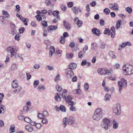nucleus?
<instances>
[{
    "instance_id": "f257e3e1",
    "label": "nucleus",
    "mask_w": 133,
    "mask_h": 133,
    "mask_svg": "<svg viewBox=\"0 0 133 133\" xmlns=\"http://www.w3.org/2000/svg\"><path fill=\"white\" fill-rule=\"evenodd\" d=\"M123 72L125 75L128 76L133 74V65L129 64L124 65L122 67Z\"/></svg>"
},
{
    "instance_id": "f03ea898",
    "label": "nucleus",
    "mask_w": 133,
    "mask_h": 133,
    "mask_svg": "<svg viewBox=\"0 0 133 133\" xmlns=\"http://www.w3.org/2000/svg\"><path fill=\"white\" fill-rule=\"evenodd\" d=\"M103 110L100 108L96 109L92 116L93 119L96 121H98L102 117Z\"/></svg>"
},
{
    "instance_id": "7ed1b4c3",
    "label": "nucleus",
    "mask_w": 133,
    "mask_h": 133,
    "mask_svg": "<svg viewBox=\"0 0 133 133\" xmlns=\"http://www.w3.org/2000/svg\"><path fill=\"white\" fill-rule=\"evenodd\" d=\"M67 123L69 125H71L74 124L75 122V118L73 117H69L68 118L65 117L63 118V127L65 128L67 125Z\"/></svg>"
},
{
    "instance_id": "20e7f679",
    "label": "nucleus",
    "mask_w": 133,
    "mask_h": 133,
    "mask_svg": "<svg viewBox=\"0 0 133 133\" xmlns=\"http://www.w3.org/2000/svg\"><path fill=\"white\" fill-rule=\"evenodd\" d=\"M112 109L113 112L116 115H119L121 113V106L118 103L114 104L112 107Z\"/></svg>"
},
{
    "instance_id": "39448f33",
    "label": "nucleus",
    "mask_w": 133,
    "mask_h": 133,
    "mask_svg": "<svg viewBox=\"0 0 133 133\" xmlns=\"http://www.w3.org/2000/svg\"><path fill=\"white\" fill-rule=\"evenodd\" d=\"M97 72L100 75H109L111 72L110 71L108 70L103 68H99L97 70Z\"/></svg>"
},
{
    "instance_id": "423d86ee",
    "label": "nucleus",
    "mask_w": 133,
    "mask_h": 133,
    "mask_svg": "<svg viewBox=\"0 0 133 133\" xmlns=\"http://www.w3.org/2000/svg\"><path fill=\"white\" fill-rule=\"evenodd\" d=\"M103 124H101L102 127L105 130H107L108 129V125L111 122V120L108 118L103 119L102 121Z\"/></svg>"
},
{
    "instance_id": "0eeeda50",
    "label": "nucleus",
    "mask_w": 133,
    "mask_h": 133,
    "mask_svg": "<svg viewBox=\"0 0 133 133\" xmlns=\"http://www.w3.org/2000/svg\"><path fill=\"white\" fill-rule=\"evenodd\" d=\"M65 74L66 76L68 78H71L74 76L73 71L69 68H67L65 69Z\"/></svg>"
},
{
    "instance_id": "6e6552de",
    "label": "nucleus",
    "mask_w": 133,
    "mask_h": 133,
    "mask_svg": "<svg viewBox=\"0 0 133 133\" xmlns=\"http://www.w3.org/2000/svg\"><path fill=\"white\" fill-rule=\"evenodd\" d=\"M63 93H62L61 94L62 97V98L65 100L67 99L71 98V96L70 95L67 96V94L68 93V92L67 90L65 89H64L62 91Z\"/></svg>"
},
{
    "instance_id": "1a4fd4ad",
    "label": "nucleus",
    "mask_w": 133,
    "mask_h": 133,
    "mask_svg": "<svg viewBox=\"0 0 133 133\" xmlns=\"http://www.w3.org/2000/svg\"><path fill=\"white\" fill-rule=\"evenodd\" d=\"M7 50L8 52L11 53V56L12 55H14V54L15 53V52L17 51L16 49L11 46L9 47L7 49Z\"/></svg>"
},
{
    "instance_id": "9d476101",
    "label": "nucleus",
    "mask_w": 133,
    "mask_h": 133,
    "mask_svg": "<svg viewBox=\"0 0 133 133\" xmlns=\"http://www.w3.org/2000/svg\"><path fill=\"white\" fill-rule=\"evenodd\" d=\"M92 31L93 34L97 36H99L100 35L101 32L99 30L96 28H93Z\"/></svg>"
},
{
    "instance_id": "9b49d317",
    "label": "nucleus",
    "mask_w": 133,
    "mask_h": 133,
    "mask_svg": "<svg viewBox=\"0 0 133 133\" xmlns=\"http://www.w3.org/2000/svg\"><path fill=\"white\" fill-rule=\"evenodd\" d=\"M63 24L65 28L67 30H69L71 28L70 24L69 23L66 22L65 20L63 21Z\"/></svg>"
},
{
    "instance_id": "f8f14e48",
    "label": "nucleus",
    "mask_w": 133,
    "mask_h": 133,
    "mask_svg": "<svg viewBox=\"0 0 133 133\" xmlns=\"http://www.w3.org/2000/svg\"><path fill=\"white\" fill-rule=\"evenodd\" d=\"M117 83L119 91L120 93H121L122 90L124 85L122 83V82L121 81H119Z\"/></svg>"
},
{
    "instance_id": "ddd939ff",
    "label": "nucleus",
    "mask_w": 133,
    "mask_h": 133,
    "mask_svg": "<svg viewBox=\"0 0 133 133\" xmlns=\"http://www.w3.org/2000/svg\"><path fill=\"white\" fill-rule=\"evenodd\" d=\"M25 129L27 131L29 132H31L33 130L32 127L30 125H26Z\"/></svg>"
},
{
    "instance_id": "4468645a",
    "label": "nucleus",
    "mask_w": 133,
    "mask_h": 133,
    "mask_svg": "<svg viewBox=\"0 0 133 133\" xmlns=\"http://www.w3.org/2000/svg\"><path fill=\"white\" fill-rule=\"evenodd\" d=\"M111 7H110V8L112 9L118 10V4L116 3L111 4Z\"/></svg>"
},
{
    "instance_id": "2eb2a0df",
    "label": "nucleus",
    "mask_w": 133,
    "mask_h": 133,
    "mask_svg": "<svg viewBox=\"0 0 133 133\" xmlns=\"http://www.w3.org/2000/svg\"><path fill=\"white\" fill-rule=\"evenodd\" d=\"M113 128L114 129H117L118 127L119 124L114 119H113L112 122Z\"/></svg>"
},
{
    "instance_id": "dca6fc26",
    "label": "nucleus",
    "mask_w": 133,
    "mask_h": 133,
    "mask_svg": "<svg viewBox=\"0 0 133 133\" xmlns=\"http://www.w3.org/2000/svg\"><path fill=\"white\" fill-rule=\"evenodd\" d=\"M77 66L76 64L74 63H72L69 64V68H69L70 70H72L75 69Z\"/></svg>"
},
{
    "instance_id": "f3484780",
    "label": "nucleus",
    "mask_w": 133,
    "mask_h": 133,
    "mask_svg": "<svg viewBox=\"0 0 133 133\" xmlns=\"http://www.w3.org/2000/svg\"><path fill=\"white\" fill-rule=\"evenodd\" d=\"M15 88L13 91V92L14 94H16L19 92L22 89V88L20 86H17Z\"/></svg>"
},
{
    "instance_id": "a211bd4d",
    "label": "nucleus",
    "mask_w": 133,
    "mask_h": 133,
    "mask_svg": "<svg viewBox=\"0 0 133 133\" xmlns=\"http://www.w3.org/2000/svg\"><path fill=\"white\" fill-rule=\"evenodd\" d=\"M57 28V26L55 25H51L48 27V31H53L56 30Z\"/></svg>"
},
{
    "instance_id": "6ab92c4d",
    "label": "nucleus",
    "mask_w": 133,
    "mask_h": 133,
    "mask_svg": "<svg viewBox=\"0 0 133 133\" xmlns=\"http://www.w3.org/2000/svg\"><path fill=\"white\" fill-rule=\"evenodd\" d=\"M86 51L84 50L80 51L78 53V57L79 58H81L83 57V56L84 55Z\"/></svg>"
},
{
    "instance_id": "aec40b11",
    "label": "nucleus",
    "mask_w": 133,
    "mask_h": 133,
    "mask_svg": "<svg viewBox=\"0 0 133 133\" xmlns=\"http://www.w3.org/2000/svg\"><path fill=\"white\" fill-rule=\"evenodd\" d=\"M49 56L51 57L52 55L53 52H55V49L54 47L53 46H51L49 48Z\"/></svg>"
},
{
    "instance_id": "412c9836",
    "label": "nucleus",
    "mask_w": 133,
    "mask_h": 133,
    "mask_svg": "<svg viewBox=\"0 0 133 133\" xmlns=\"http://www.w3.org/2000/svg\"><path fill=\"white\" fill-rule=\"evenodd\" d=\"M72 99V97L71 96V98L67 99H66V102L68 103L69 105L71 106L73 105L74 102L71 99Z\"/></svg>"
},
{
    "instance_id": "4be33fe9",
    "label": "nucleus",
    "mask_w": 133,
    "mask_h": 133,
    "mask_svg": "<svg viewBox=\"0 0 133 133\" xmlns=\"http://www.w3.org/2000/svg\"><path fill=\"white\" fill-rule=\"evenodd\" d=\"M59 13V12L58 10L52 12V15L54 17L58 19L60 18V17L58 16Z\"/></svg>"
},
{
    "instance_id": "5701e85b",
    "label": "nucleus",
    "mask_w": 133,
    "mask_h": 133,
    "mask_svg": "<svg viewBox=\"0 0 133 133\" xmlns=\"http://www.w3.org/2000/svg\"><path fill=\"white\" fill-rule=\"evenodd\" d=\"M5 111V108L4 106L0 104V114L4 113Z\"/></svg>"
},
{
    "instance_id": "b1692460",
    "label": "nucleus",
    "mask_w": 133,
    "mask_h": 133,
    "mask_svg": "<svg viewBox=\"0 0 133 133\" xmlns=\"http://www.w3.org/2000/svg\"><path fill=\"white\" fill-rule=\"evenodd\" d=\"M23 22H24V24L25 25H28L27 22H28V19L27 18H25L22 17V18H21L20 19Z\"/></svg>"
},
{
    "instance_id": "393cba45",
    "label": "nucleus",
    "mask_w": 133,
    "mask_h": 133,
    "mask_svg": "<svg viewBox=\"0 0 133 133\" xmlns=\"http://www.w3.org/2000/svg\"><path fill=\"white\" fill-rule=\"evenodd\" d=\"M18 84L17 81L16 80H14L12 81V86L13 88H15V87L18 86Z\"/></svg>"
},
{
    "instance_id": "a878e982",
    "label": "nucleus",
    "mask_w": 133,
    "mask_h": 133,
    "mask_svg": "<svg viewBox=\"0 0 133 133\" xmlns=\"http://www.w3.org/2000/svg\"><path fill=\"white\" fill-rule=\"evenodd\" d=\"M45 3L46 5L48 6H51L52 7H53L55 5L54 4H52L50 0H46Z\"/></svg>"
},
{
    "instance_id": "bb28decb",
    "label": "nucleus",
    "mask_w": 133,
    "mask_h": 133,
    "mask_svg": "<svg viewBox=\"0 0 133 133\" xmlns=\"http://www.w3.org/2000/svg\"><path fill=\"white\" fill-rule=\"evenodd\" d=\"M122 21L121 20H118L116 22V28L117 29H119L120 26Z\"/></svg>"
},
{
    "instance_id": "cd10ccee",
    "label": "nucleus",
    "mask_w": 133,
    "mask_h": 133,
    "mask_svg": "<svg viewBox=\"0 0 133 133\" xmlns=\"http://www.w3.org/2000/svg\"><path fill=\"white\" fill-rule=\"evenodd\" d=\"M15 126L14 125H12L10 127L9 131L10 133L14 132H15Z\"/></svg>"
},
{
    "instance_id": "c85d7f7f",
    "label": "nucleus",
    "mask_w": 133,
    "mask_h": 133,
    "mask_svg": "<svg viewBox=\"0 0 133 133\" xmlns=\"http://www.w3.org/2000/svg\"><path fill=\"white\" fill-rule=\"evenodd\" d=\"M62 97L61 94H59L58 93H56V94L55 96V97L54 98L56 100H57L58 98L60 99Z\"/></svg>"
},
{
    "instance_id": "c756f323",
    "label": "nucleus",
    "mask_w": 133,
    "mask_h": 133,
    "mask_svg": "<svg viewBox=\"0 0 133 133\" xmlns=\"http://www.w3.org/2000/svg\"><path fill=\"white\" fill-rule=\"evenodd\" d=\"M56 90L59 93L62 90V88L58 84L56 85Z\"/></svg>"
},
{
    "instance_id": "7c9ffc66",
    "label": "nucleus",
    "mask_w": 133,
    "mask_h": 133,
    "mask_svg": "<svg viewBox=\"0 0 133 133\" xmlns=\"http://www.w3.org/2000/svg\"><path fill=\"white\" fill-rule=\"evenodd\" d=\"M111 96L108 94H107L105 96L104 100L106 101H109L110 99Z\"/></svg>"
},
{
    "instance_id": "2f4dec72",
    "label": "nucleus",
    "mask_w": 133,
    "mask_h": 133,
    "mask_svg": "<svg viewBox=\"0 0 133 133\" xmlns=\"http://www.w3.org/2000/svg\"><path fill=\"white\" fill-rule=\"evenodd\" d=\"M98 47L97 45L95 42H93L91 44V48L94 49H96Z\"/></svg>"
},
{
    "instance_id": "473e14b6",
    "label": "nucleus",
    "mask_w": 133,
    "mask_h": 133,
    "mask_svg": "<svg viewBox=\"0 0 133 133\" xmlns=\"http://www.w3.org/2000/svg\"><path fill=\"white\" fill-rule=\"evenodd\" d=\"M2 14L3 15H4L5 18L9 17L10 15L8 14V12L5 10H3L2 11Z\"/></svg>"
},
{
    "instance_id": "72a5a7b5",
    "label": "nucleus",
    "mask_w": 133,
    "mask_h": 133,
    "mask_svg": "<svg viewBox=\"0 0 133 133\" xmlns=\"http://www.w3.org/2000/svg\"><path fill=\"white\" fill-rule=\"evenodd\" d=\"M104 33L105 34H108V35H110V29L108 28H105Z\"/></svg>"
},
{
    "instance_id": "f704fd0d",
    "label": "nucleus",
    "mask_w": 133,
    "mask_h": 133,
    "mask_svg": "<svg viewBox=\"0 0 133 133\" xmlns=\"http://www.w3.org/2000/svg\"><path fill=\"white\" fill-rule=\"evenodd\" d=\"M60 110L63 112H65L66 111V108L63 105H61L59 107Z\"/></svg>"
},
{
    "instance_id": "c9c22d12",
    "label": "nucleus",
    "mask_w": 133,
    "mask_h": 133,
    "mask_svg": "<svg viewBox=\"0 0 133 133\" xmlns=\"http://www.w3.org/2000/svg\"><path fill=\"white\" fill-rule=\"evenodd\" d=\"M73 91L75 94H79L81 93V90L79 89L74 90Z\"/></svg>"
},
{
    "instance_id": "e433bc0d",
    "label": "nucleus",
    "mask_w": 133,
    "mask_h": 133,
    "mask_svg": "<svg viewBox=\"0 0 133 133\" xmlns=\"http://www.w3.org/2000/svg\"><path fill=\"white\" fill-rule=\"evenodd\" d=\"M125 10L129 14H131L132 12V10L131 8L129 7L126 8H125Z\"/></svg>"
},
{
    "instance_id": "4c0bfd02",
    "label": "nucleus",
    "mask_w": 133,
    "mask_h": 133,
    "mask_svg": "<svg viewBox=\"0 0 133 133\" xmlns=\"http://www.w3.org/2000/svg\"><path fill=\"white\" fill-rule=\"evenodd\" d=\"M120 81L122 82V83L123 84V85H124L126 86H127V82L125 79L124 78H122L121 81Z\"/></svg>"
},
{
    "instance_id": "58836bf2",
    "label": "nucleus",
    "mask_w": 133,
    "mask_h": 133,
    "mask_svg": "<svg viewBox=\"0 0 133 133\" xmlns=\"http://www.w3.org/2000/svg\"><path fill=\"white\" fill-rule=\"evenodd\" d=\"M103 11L105 14L108 15L109 13L110 10L108 8H106Z\"/></svg>"
},
{
    "instance_id": "ea45409f",
    "label": "nucleus",
    "mask_w": 133,
    "mask_h": 133,
    "mask_svg": "<svg viewBox=\"0 0 133 133\" xmlns=\"http://www.w3.org/2000/svg\"><path fill=\"white\" fill-rule=\"evenodd\" d=\"M39 83V80H35L34 83V88H35L38 86Z\"/></svg>"
},
{
    "instance_id": "a19ab883",
    "label": "nucleus",
    "mask_w": 133,
    "mask_h": 133,
    "mask_svg": "<svg viewBox=\"0 0 133 133\" xmlns=\"http://www.w3.org/2000/svg\"><path fill=\"white\" fill-rule=\"evenodd\" d=\"M24 120L25 121L28 123H30L31 122V120L28 117H26L24 118Z\"/></svg>"
},
{
    "instance_id": "79ce46f5",
    "label": "nucleus",
    "mask_w": 133,
    "mask_h": 133,
    "mask_svg": "<svg viewBox=\"0 0 133 133\" xmlns=\"http://www.w3.org/2000/svg\"><path fill=\"white\" fill-rule=\"evenodd\" d=\"M72 10L74 11V13L75 14H77L78 13V10L76 7H74L72 9Z\"/></svg>"
},
{
    "instance_id": "37998d69",
    "label": "nucleus",
    "mask_w": 133,
    "mask_h": 133,
    "mask_svg": "<svg viewBox=\"0 0 133 133\" xmlns=\"http://www.w3.org/2000/svg\"><path fill=\"white\" fill-rule=\"evenodd\" d=\"M17 69V66L15 63H13L11 65V70H15Z\"/></svg>"
},
{
    "instance_id": "c03bdc74",
    "label": "nucleus",
    "mask_w": 133,
    "mask_h": 133,
    "mask_svg": "<svg viewBox=\"0 0 133 133\" xmlns=\"http://www.w3.org/2000/svg\"><path fill=\"white\" fill-rule=\"evenodd\" d=\"M65 41V38L63 37V36H61L60 38V42L62 44H64Z\"/></svg>"
},
{
    "instance_id": "a18cd8bd",
    "label": "nucleus",
    "mask_w": 133,
    "mask_h": 133,
    "mask_svg": "<svg viewBox=\"0 0 133 133\" xmlns=\"http://www.w3.org/2000/svg\"><path fill=\"white\" fill-rule=\"evenodd\" d=\"M44 43L47 45H51L50 41L49 40H46L44 41Z\"/></svg>"
},
{
    "instance_id": "49530a36",
    "label": "nucleus",
    "mask_w": 133,
    "mask_h": 133,
    "mask_svg": "<svg viewBox=\"0 0 133 133\" xmlns=\"http://www.w3.org/2000/svg\"><path fill=\"white\" fill-rule=\"evenodd\" d=\"M41 23L43 26L44 27H46L47 26V23L45 21H43L41 22Z\"/></svg>"
},
{
    "instance_id": "de8ad7c7",
    "label": "nucleus",
    "mask_w": 133,
    "mask_h": 133,
    "mask_svg": "<svg viewBox=\"0 0 133 133\" xmlns=\"http://www.w3.org/2000/svg\"><path fill=\"white\" fill-rule=\"evenodd\" d=\"M78 26L80 27H81L82 25L83 24V22L81 21H78L77 22Z\"/></svg>"
},
{
    "instance_id": "09e8293b",
    "label": "nucleus",
    "mask_w": 133,
    "mask_h": 133,
    "mask_svg": "<svg viewBox=\"0 0 133 133\" xmlns=\"http://www.w3.org/2000/svg\"><path fill=\"white\" fill-rule=\"evenodd\" d=\"M43 114L42 113H39L37 115V117L39 119H42L44 117Z\"/></svg>"
},
{
    "instance_id": "8fccbe9b",
    "label": "nucleus",
    "mask_w": 133,
    "mask_h": 133,
    "mask_svg": "<svg viewBox=\"0 0 133 133\" xmlns=\"http://www.w3.org/2000/svg\"><path fill=\"white\" fill-rule=\"evenodd\" d=\"M66 57L68 58H72L73 57V55L72 53L67 54L66 55Z\"/></svg>"
},
{
    "instance_id": "3c124183",
    "label": "nucleus",
    "mask_w": 133,
    "mask_h": 133,
    "mask_svg": "<svg viewBox=\"0 0 133 133\" xmlns=\"http://www.w3.org/2000/svg\"><path fill=\"white\" fill-rule=\"evenodd\" d=\"M35 126L38 129H39L41 127V125L40 123H36Z\"/></svg>"
},
{
    "instance_id": "603ef678",
    "label": "nucleus",
    "mask_w": 133,
    "mask_h": 133,
    "mask_svg": "<svg viewBox=\"0 0 133 133\" xmlns=\"http://www.w3.org/2000/svg\"><path fill=\"white\" fill-rule=\"evenodd\" d=\"M42 119V122L43 124H46L48 123V121L46 119L43 118Z\"/></svg>"
},
{
    "instance_id": "864d4df0",
    "label": "nucleus",
    "mask_w": 133,
    "mask_h": 133,
    "mask_svg": "<svg viewBox=\"0 0 133 133\" xmlns=\"http://www.w3.org/2000/svg\"><path fill=\"white\" fill-rule=\"evenodd\" d=\"M4 97V95L3 94L0 93V104L2 103V99Z\"/></svg>"
},
{
    "instance_id": "5fc2aeb1",
    "label": "nucleus",
    "mask_w": 133,
    "mask_h": 133,
    "mask_svg": "<svg viewBox=\"0 0 133 133\" xmlns=\"http://www.w3.org/2000/svg\"><path fill=\"white\" fill-rule=\"evenodd\" d=\"M84 89L86 90H87L88 89L89 85L88 83H85L84 85Z\"/></svg>"
},
{
    "instance_id": "6e6d98bb",
    "label": "nucleus",
    "mask_w": 133,
    "mask_h": 133,
    "mask_svg": "<svg viewBox=\"0 0 133 133\" xmlns=\"http://www.w3.org/2000/svg\"><path fill=\"white\" fill-rule=\"evenodd\" d=\"M29 109V107L27 106H25L23 108V110L25 112L28 111Z\"/></svg>"
},
{
    "instance_id": "4d7b16f0",
    "label": "nucleus",
    "mask_w": 133,
    "mask_h": 133,
    "mask_svg": "<svg viewBox=\"0 0 133 133\" xmlns=\"http://www.w3.org/2000/svg\"><path fill=\"white\" fill-rule=\"evenodd\" d=\"M38 88L40 90H44L45 88L44 85H39L38 87Z\"/></svg>"
},
{
    "instance_id": "13d9d810",
    "label": "nucleus",
    "mask_w": 133,
    "mask_h": 133,
    "mask_svg": "<svg viewBox=\"0 0 133 133\" xmlns=\"http://www.w3.org/2000/svg\"><path fill=\"white\" fill-rule=\"evenodd\" d=\"M25 30V28L24 27H21L19 29V31L20 33H22Z\"/></svg>"
},
{
    "instance_id": "bf43d9fd",
    "label": "nucleus",
    "mask_w": 133,
    "mask_h": 133,
    "mask_svg": "<svg viewBox=\"0 0 133 133\" xmlns=\"http://www.w3.org/2000/svg\"><path fill=\"white\" fill-rule=\"evenodd\" d=\"M61 8L63 11H65L67 8L66 6L64 5H62L61 6Z\"/></svg>"
},
{
    "instance_id": "052dcab7",
    "label": "nucleus",
    "mask_w": 133,
    "mask_h": 133,
    "mask_svg": "<svg viewBox=\"0 0 133 133\" xmlns=\"http://www.w3.org/2000/svg\"><path fill=\"white\" fill-rule=\"evenodd\" d=\"M105 44L104 43H101L100 47L101 49H104L105 48Z\"/></svg>"
},
{
    "instance_id": "680f3d73",
    "label": "nucleus",
    "mask_w": 133,
    "mask_h": 133,
    "mask_svg": "<svg viewBox=\"0 0 133 133\" xmlns=\"http://www.w3.org/2000/svg\"><path fill=\"white\" fill-rule=\"evenodd\" d=\"M59 77L60 75L59 74L57 75L55 80V81L56 82H57L60 80Z\"/></svg>"
},
{
    "instance_id": "e2e57ef3",
    "label": "nucleus",
    "mask_w": 133,
    "mask_h": 133,
    "mask_svg": "<svg viewBox=\"0 0 133 133\" xmlns=\"http://www.w3.org/2000/svg\"><path fill=\"white\" fill-rule=\"evenodd\" d=\"M36 18H37V20L39 21H41L42 19V17H40L39 15H37L36 17Z\"/></svg>"
},
{
    "instance_id": "0e129e2a",
    "label": "nucleus",
    "mask_w": 133,
    "mask_h": 133,
    "mask_svg": "<svg viewBox=\"0 0 133 133\" xmlns=\"http://www.w3.org/2000/svg\"><path fill=\"white\" fill-rule=\"evenodd\" d=\"M73 5V3L72 2H71L67 3V5L68 7L71 8L72 7Z\"/></svg>"
},
{
    "instance_id": "69168bd1",
    "label": "nucleus",
    "mask_w": 133,
    "mask_h": 133,
    "mask_svg": "<svg viewBox=\"0 0 133 133\" xmlns=\"http://www.w3.org/2000/svg\"><path fill=\"white\" fill-rule=\"evenodd\" d=\"M87 61L85 59H84L82 60V63L81 65L82 66H83L87 64Z\"/></svg>"
},
{
    "instance_id": "338daca9",
    "label": "nucleus",
    "mask_w": 133,
    "mask_h": 133,
    "mask_svg": "<svg viewBox=\"0 0 133 133\" xmlns=\"http://www.w3.org/2000/svg\"><path fill=\"white\" fill-rule=\"evenodd\" d=\"M34 67L35 69H38L40 68V66L39 64H36L34 66Z\"/></svg>"
},
{
    "instance_id": "774afa93",
    "label": "nucleus",
    "mask_w": 133,
    "mask_h": 133,
    "mask_svg": "<svg viewBox=\"0 0 133 133\" xmlns=\"http://www.w3.org/2000/svg\"><path fill=\"white\" fill-rule=\"evenodd\" d=\"M75 46V44L74 42H71L69 45V46L72 48H74Z\"/></svg>"
}]
</instances>
